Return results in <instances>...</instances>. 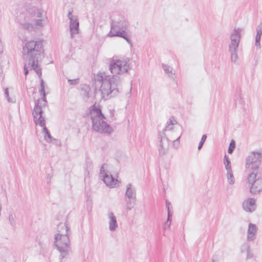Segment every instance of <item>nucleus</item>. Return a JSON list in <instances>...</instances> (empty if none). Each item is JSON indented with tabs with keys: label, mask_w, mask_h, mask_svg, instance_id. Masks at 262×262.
<instances>
[{
	"label": "nucleus",
	"mask_w": 262,
	"mask_h": 262,
	"mask_svg": "<svg viewBox=\"0 0 262 262\" xmlns=\"http://www.w3.org/2000/svg\"><path fill=\"white\" fill-rule=\"evenodd\" d=\"M129 61L127 58L115 59L113 57L110 59L109 70L112 74L116 75L109 78L106 76L104 77L102 73L97 74L95 81L96 84H101L99 92L102 99L107 100L119 94L120 78L117 75H122L128 72Z\"/></svg>",
	"instance_id": "f257e3e1"
},
{
	"label": "nucleus",
	"mask_w": 262,
	"mask_h": 262,
	"mask_svg": "<svg viewBox=\"0 0 262 262\" xmlns=\"http://www.w3.org/2000/svg\"><path fill=\"white\" fill-rule=\"evenodd\" d=\"M26 62L30 67L31 70L35 71L39 77L42 75L39 63L44 57V50L42 40H31L26 43L23 47Z\"/></svg>",
	"instance_id": "f03ea898"
},
{
	"label": "nucleus",
	"mask_w": 262,
	"mask_h": 262,
	"mask_svg": "<svg viewBox=\"0 0 262 262\" xmlns=\"http://www.w3.org/2000/svg\"><path fill=\"white\" fill-rule=\"evenodd\" d=\"M69 227L68 223L65 221L60 223L57 227L54 235V244L56 249L64 257L69 250Z\"/></svg>",
	"instance_id": "7ed1b4c3"
},
{
	"label": "nucleus",
	"mask_w": 262,
	"mask_h": 262,
	"mask_svg": "<svg viewBox=\"0 0 262 262\" xmlns=\"http://www.w3.org/2000/svg\"><path fill=\"white\" fill-rule=\"evenodd\" d=\"M100 177L105 185L111 188L120 186L121 181L118 174L110 166L103 164L100 170Z\"/></svg>",
	"instance_id": "20e7f679"
},
{
	"label": "nucleus",
	"mask_w": 262,
	"mask_h": 262,
	"mask_svg": "<svg viewBox=\"0 0 262 262\" xmlns=\"http://www.w3.org/2000/svg\"><path fill=\"white\" fill-rule=\"evenodd\" d=\"M127 28V23L124 20H112L111 30L108 34L110 37H120L124 39L129 44L132 45V40L127 35L126 30Z\"/></svg>",
	"instance_id": "39448f33"
},
{
	"label": "nucleus",
	"mask_w": 262,
	"mask_h": 262,
	"mask_svg": "<svg viewBox=\"0 0 262 262\" xmlns=\"http://www.w3.org/2000/svg\"><path fill=\"white\" fill-rule=\"evenodd\" d=\"M247 184L251 193H259L262 190V175L259 172H250L247 176Z\"/></svg>",
	"instance_id": "423d86ee"
},
{
	"label": "nucleus",
	"mask_w": 262,
	"mask_h": 262,
	"mask_svg": "<svg viewBox=\"0 0 262 262\" xmlns=\"http://www.w3.org/2000/svg\"><path fill=\"white\" fill-rule=\"evenodd\" d=\"M261 157L262 153L260 151L251 152L246 158L245 168L251 170V172H258Z\"/></svg>",
	"instance_id": "0eeeda50"
},
{
	"label": "nucleus",
	"mask_w": 262,
	"mask_h": 262,
	"mask_svg": "<svg viewBox=\"0 0 262 262\" xmlns=\"http://www.w3.org/2000/svg\"><path fill=\"white\" fill-rule=\"evenodd\" d=\"M93 128L94 130L103 133H110L113 128L105 121L104 116H93Z\"/></svg>",
	"instance_id": "6e6552de"
},
{
	"label": "nucleus",
	"mask_w": 262,
	"mask_h": 262,
	"mask_svg": "<svg viewBox=\"0 0 262 262\" xmlns=\"http://www.w3.org/2000/svg\"><path fill=\"white\" fill-rule=\"evenodd\" d=\"M223 164L225 169V176L227 181L229 185H233L236 182V179L234 176L231 161L229 157L227 155L224 156Z\"/></svg>",
	"instance_id": "1a4fd4ad"
},
{
	"label": "nucleus",
	"mask_w": 262,
	"mask_h": 262,
	"mask_svg": "<svg viewBox=\"0 0 262 262\" xmlns=\"http://www.w3.org/2000/svg\"><path fill=\"white\" fill-rule=\"evenodd\" d=\"M68 17L70 20V31L71 38L73 37L74 34L79 33V23L77 16L72 14V11H69Z\"/></svg>",
	"instance_id": "9d476101"
},
{
	"label": "nucleus",
	"mask_w": 262,
	"mask_h": 262,
	"mask_svg": "<svg viewBox=\"0 0 262 262\" xmlns=\"http://www.w3.org/2000/svg\"><path fill=\"white\" fill-rule=\"evenodd\" d=\"M166 128L167 130L172 131L171 135L177 134L179 136L182 134V128L173 117H170L167 121Z\"/></svg>",
	"instance_id": "9b49d317"
},
{
	"label": "nucleus",
	"mask_w": 262,
	"mask_h": 262,
	"mask_svg": "<svg viewBox=\"0 0 262 262\" xmlns=\"http://www.w3.org/2000/svg\"><path fill=\"white\" fill-rule=\"evenodd\" d=\"M243 30L241 28H235L232 32L230 36L231 43L229 47H235L238 48L239 43L240 42L241 35L240 32Z\"/></svg>",
	"instance_id": "f8f14e48"
},
{
	"label": "nucleus",
	"mask_w": 262,
	"mask_h": 262,
	"mask_svg": "<svg viewBox=\"0 0 262 262\" xmlns=\"http://www.w3.org/2000/svg\"><path fill=\"white\" fill-rule=\"evenodd\" d=\"M243 210L249 213L254 212L256 208V201L253 198H247L242 203Z\"/></svg>",
	"instance_id": "ddd939ff"
},
{
	"label": "nucleus",
	"mask_w": 262,
	"mask_h": 262,
	"mask_svg": "<svg viewBox=\"0 0 262 262\" xmlns=\"http://www.w3.org/2000/svg\"><path fill=\"white\" fill-rule=\"evenodd\" d=\"M26 11L29 16H27L26 18L29 17L30 20H36V18H41L42 16L41 11L38 9L36 7L31 5L26 6Z\"/></svg>",
	"instance_id": "4468645a"
},
{
	"label": "nucleus",
	"mask_w": 262,
	"mask_h": 262,
	"mask_svg": "<svg viewBox=\"0 0 262 262\" xmlns=\"http://www.w3.org/2000/svg\"><path fill=\"white\" fill-rule=\"evenodd\" d=\"M258 230L257 226L256 224L250 223L248 226L247 231V240L248 242H252L256 238Z\"/></svg>",
	"instance_id": "2eb2a0df"
},
{
	"label": "nucleus",
	"mask_w": 262,
	"mask_h": 262,
	"mask_svg": "<svg viewBox=\"0 0 262 262\" xmlns=\"http://www.w3.org/2000/svg\"><path fill=\"white\" fill-rule=\"evenodd\" d=\"M240 252L242 256L247 259H251L253 257V253L247 244H244L241 247Z\"/></svg>",
	"instance_id": "dca6fc26"
},
{
	"label": "nucleus",
	"mask_w": 262,
	"mask_h": 262,
	"mask_svg": "<svg viewBox=\"0 0 262 262\" xmlns=\"http://www.w3.org/2000/svg\"><path fill=\"white\" fill-rule=\"evenodd\" d=\"M108 219L109 230L111 231H115L118 228V224L116 217L113 212H110L108 213Z\"/></svg>",
	"instance_id": "f3484780"
},
{
	"label": "nucleus",
	"mask_w": 262,
	"mask_h": 262,
	"mask_svg": "<svg viewBox=\"0 0 262 262\" xmlns=\"http://www.w3.org/2000/svg\"><path fill=\"white\" fill-rule=\"evenodd\" d=\"M256 35L255 36V46L257 49H260V39L262 35V19L259 24L257 26L256 29Z\"/></svg>",
	"instance_id": "a211bd4d"
},
{
	"label": "nucleus",
	"mask_w": 262,
	"mask_h": 262,
	"mask_svg": "<svg viewBox=\"0 0 262 262\" xmlns=\"http://www.w3.org/2000/svg\"><path fill=\"white\" fill-rule=\"evenodd\" d=\"M86 115H103L101 112V109L99 105L96 103L90 107L88 112Z\"/></svg>",
	"instance_id": "6ab92c4d"
},
{
	"label": "nucleus",
	"mask_w": 262,
	"mask_h": 262,
	"mask_svg": "<svg viewBox=\"0 0 262 262\" xmlns=\"http://www.w3.org/2000/svg\"><path fill=\"white\" fill-rule=\"evenodd\" d=\"M81 95L84 99H88L90 97L91 88L88 85L82 84L80 86Z\"/></svg>",
	"instance_id": "aec40b11"
},
{
	"label": "nucleus",
	"mask_w": 262,
	"mask_h": 262,
	"mask_svg": "<svg viewBox=\"0 0 262 262\" xmlns=\"http://www.w3.org/2000/svg\"><path fill=\"white\" fill-rule=\"evenodd\" d=\"M162 68L169 77L174 80L176 77L172 68L165 64H162Z\"/></svg>",
	"instance_id": "412c9836"
},
{
	"label": "nucleus",
	"mask_w": 262,
	"mask_h": 262,
	"mask_svg": "<svg viewBox=\"0 0 262 262\" xmlns=\"http://www.w3.org/2000/svg\"><path fill=\"white\" fill-rule=\"evenodd\" d=\"M238 48L235 47H229V51L231 54V60L234 63H236L238 59L237 55Z\"/></svg>",
	"instance_id": "4be33fe9"
},
{
	"label": "nucleus",
	"mask_w": 262,
	"mask_h": 262,
	"mask_svg": "<svg viewBox=\"0 0 262 262\" xmlns=\"http://www.w3.org/2000/svg\"><path fill=\"white\" fill-rule=\"evenodd\" d=\"M34 120L36 125L43 126L45 124V118L43 116H34Z\"/></svg>",
	"instance_id": "5701e85b"
},
{
	"label": "nucleus",
	"mask_w": 262,
	"mask_h": 262,
	"mask_svg": "<svg viewBox=\"0 0 262 262\" xmlns=\"http://www.w3.org/2000/svg\"><path fill=\"white\" fill-rule=\"evenodd\" d=\"M126 196L129 199H134L135 198L134 189L131 185L127 186Z\"/></svg>",
	"instance_id": "b1692460"
},
{
	"label": "nucleus",
	"mask_w": 262,
	"mask_h": 262,
	"mask_svg": "<svg viewBox=\"0 0 262 262\" xmlns=\"http://www.w3.org/2000/svg\"><path fill=\"white\" fill-rule=\"evenodd\" d=\"M39 93L42 96V100L43 101V105H45L47 103L46 100V94L45 90V87H44V81L41 78L40 79V89L39 90Z\"/></svg>",
	"instance_id": "393cba45"
},
{
	"label": "nucleus",
	"mask_w": 262,
	"mask_h": 262,
	"mask_svg": "<svg viewBox=\"0 0 262 262\" xmlns=\"http://www.w3.org/2000/svg\"><path fill=\"white\" fill-rule=\"evenodd\" d=\"M42 135L46 143H50L52 141V138L45 127L42 129Z\"/></svg>",
	"instance_id": "a878e982"
},
{
	"label": "nucleus",
	"mask_w": 262,
	"mask_h": 262,
	"mask_svg": "<svg viewBox=\"0 0 262 262\" xmlns=\"http://www.w3.org/2000/svg\"><path fill=\"white\" fill-rule=\"evenodd\" d=\"M244 102V101L243 100L241 94L240 92H238L235 95L234 98V104L235 106L236 107L238 104L242 105Z\"/></svg>",
	"instance_id": "bb28decb"
},
{
	"label": "nucleus",
	"mask_w": 262,
	"mask_h": 262,
	"mask_svg": "<svg viewBox=\"0 0 262 262\" xmlns=\"http://www.w3.org/2000/svg\"><path fill=\"white\" fill-rule=\"evenodd\" d=\"M167 207L168 208V217L167 220L164 224V229H168L170 227L171 224V219L170 216L171 214H170V208H169V203H167Z\"/></svg>",
	"instance_id": "cd10ccee"
},
{
	"label": "nucleus",
	"mask_w": 262,
	"mask_h": 262,
	"mask_svg": "<svg viewBox=\"0 0 262 262\" xmlns=\"http://www.w3.org/2000/svg\"><path fill=\"white\" fill-rule=\"evenodd\" d=\"M8 221L9 223L12 226H14L16 225V216L14 214L12 213L9 214L8 217Z\"/></svg>",
	"instance_id": "c85d7f7f"
},
{
	"label": "nucleus",
	"mask_w": 262,
	"mask_h": 262,
	"mask_svg": "<svg viewBox=\"0 0 262 262\" xmlns=\"http://www.w3.org/2000/svg\"><path fill=\"white\" fill-rule=\"evenodd\" d=\"M181 136H178L177 134L171 135V139H173V145L174 147H177L179 145V139Z\"/></svg>",
	"instance_id": "c756f323"
},
{
	"label": "nucleus",
	"mask_w": 262,
	"mask_h": 262,
	"mask_svg": "<svg viewBox=\"0 0 262 262\" xmlns=\"http://www.w3.org/2000/svg\"><path fill=\"white\" fill-rule=\"evenodd\" d=\"M33 111L35 115H42L43 113L42 108L39 105L38 102L35 103Z\"/></svg>",
	"instance_id": "7c9ffc66"
},
{
	"label": "nucleus",
	"mask_w": 262,
	"mask_h": 262,
	"mask_svg": "<svg viewBox=\"0 0 262 262\" xmlns=\"http://www.w3.org/2000/svg\"><path fill=\"white\" fill-rule=\"evenodd\" d=\"M23 27L25 29L28 30L29 31L32 30L34 28L33 25L31 23H24L23 25Z\"/></svg>",
	"instance_id": "2f4dec72"
},
{
	"label": "nucleus",
	"mask_w": 262,
	"mask_h": 262,
	"mask_svg": "<svg viewBox=\"0 0 262 262\" xmlns=\"http://www.w3.org/2000/svg\"><path fill=\"white\" fill-rule=\"evenodd\" d=\"M235 142L234 141H232L229 145V147L228 149V152L230 154H232L235 149Z\"/></svg>",
	"instance_id": "473e14b6"
},
{
	"label": "nucleus",
	"mask_w": 262,
	"mask_h": 262,
	"mask_svg": "<svg viewBox=\"0 0 262 262\" xmlns=\"http://www.w3.org/2000/svg\"><path fill=\"white\" fill-rule=\"evenodd\" d=\"M68 83L70 85H75L78 84L79 83V79L76 78L74 79H68Z\"/></svg>",
	"instance_id": "72a5a7b5"
},
{
	"label": "nucleus",
	"mask_w": 262,
	"mask_h": 262,
	"mask_svg": "<svg viewBox=\"0 0 262 262\" xmlns=\"http://www.w3.org/2000/svg\"><path fill=\"white\" fill-rule=\"evenodd\" d=\"M32 22H34V26H39L42 27V20L41 19H37L36 18V20H31Z\"/></svg>",
	"instance_id": "f704fd0d"
},
{
	"label": "nucleus",
	"mask_w": 262,
	"mask_h": 262,
	"mask_svg": "<svg viewBox=\"0 0 262 262\" xmlns=\"http://www.w3.org/2000/svg\"><path fill=\"white\" fill-rule=\"evenodd\" d=\"M206 138H207V136L206 135H204L202 137V139H201V140L199 143V146H198V149L200 150L201 149L204 142L205 141L206 139Z\"/></svg>",
	"instance_id": "c9c22d12"
},
{
	"label": "nucleus",
	"mask_w": 262,
	"mask_h": 262,
	"mask_svg": "<svg viewBox=\"0 0 262 262\" xmlns=\"http://www.w3.org/2000/svg\"><path fill=\"white\" fill-rule=\"evenodd\" d=\"M159 151L160 153L164 152V145L162 140H161L160 143L159 145Z\"/></svg>",
	"instance_id": "e433bc0d"
},
{
	"label": "nucleus",
	"mask_w": 262,
	"mask_h": 262,
	"mask_svg": "<svg viewBox=\"0 0 262 262\" xmlns=\"http://www.w3.org/2000/svg\"><path fill=\"white\" fill-rule=\"evenodd\" d=\"M28 66L29 67V66L28 64V62H26V63H25V64L24 66V74H25V76H27L29 73V70L28 69ZM29 67L30 68V66H29Z\"/></svg>",
	"instance_id": "4c0bfd02"
},
{
	"label": "nucleus",
	"mask_w": 262,
	"mask_h": 262,
	"mask_svg": "<svg viewBox=\"0 0 262 262\" xmlns=\"http://www.w3.org/2000/svg\"><path fill=\"white\" fill-rule=\"evenodd\" d=\"M5 97L7 98V100L9 102H12V100H10V99L9 97V91L7 88L5 89Z\"/></svg>",
	"instance_id": "58836bf2"
},
{
	"label": "nucleus",
	"mask_w": 262,
	"mask_h": 262,
	"mask_svg": "<svg viewBox=\"0 0 262 262\" xmlns=\"http://www.w3.org/2000/svg\"><path fill=\"white\" fill-rule=\"evenodd\" d=\"M211 262H216L214 259H212Z\"/></svg>",
	"instance_id": "ea45409f"
}]
</instances>
